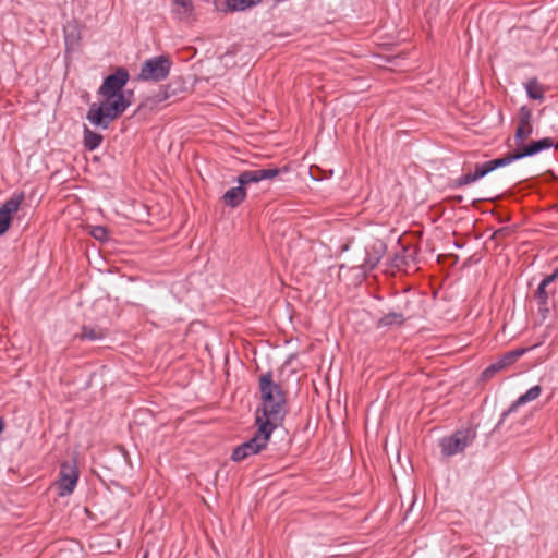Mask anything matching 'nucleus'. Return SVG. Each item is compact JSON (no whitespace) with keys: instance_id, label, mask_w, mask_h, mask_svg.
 <instances>
[{"instance_id":"f257e3e1","label":"nucleus","mask_w":558,"mask_h":558,"mask_svg":"<svg viewBox=\"0 0 558 558\" xmlns=\"http://www.w3.org/2000/svg\"><path fill=\"white\" fill-rule=\"evenodd\" d=\"M260 407L255 413V423L277 428L283 421L286 396L281 386L274 381L272 375L266 373L259 378Z\"/></svg>"},{"instance_id":"f03ea898","label":"nucleus","mask_w":558,"mask_h":558,"mask_svg":"<svg viewBox=\"0 0 558 558\" xmlns=\"http://www.w3.org/2000/svg\"><path fill=\"white\" fill-rule=\"evenodd\" d=\"M132 95L130 92L129 96H101L100 104L94 102L89 106L87 120L96 126L107 129L131 105Z\"/></svg>"},{"instance_id":"7ed1b4c3","label":"nucleus","mask_w":558,"mask_h":558,"mask_svg":"<svg viewBox=\"0 0 558 558\" xmlns=\"http://www.w3.org/2000/svg\"><path fill=\"white\" fill-rule=\"evenodd\" d=\"M553 145V140L549 137L532 142L531 145L525 146L523 150L514 151L512 154L507 155L506 157L497 158L481 165H476L475 171L473 172L474 177L476 178V180H478L499 167H505L510 165L514 160L535 155L543 149L551 147Z\"/></svg>"},{"instance_id":"20e7f679","label":"nucleus","mask_w":558,"mask_h":558,"mask_svg":"<svg viewBox=\"0 0 558 558\" xmlns=\"http://www.w3.org/2000/svg\"><path fill=\"white\" fill-rule=\"evenodd\" d=\"M255 424L258 427L257 432L250 440L243 442L233 450L231 456L233 461L241 462L251 456L259 453L266 448L275 428L262 423Z\"/></svg>"},{"instance_id":"39448f33","label":"nucleus","mask_w":558,"mask_h":558,"mask_svg":"<svg viewBox=\"0 0 558 558\" xmlns=\"http://www.w3.org/2000/svg\"><path fill=\"white\" fill-rule=\"evenodd\" d=\"M172 62L167 56H158L144 61L137 80L160 82L168 77Z\"/></svg>"},{"instance_id":"423d86ee","label":"nucleus","mask_w":558,"mask_h":558,"mask_svg":"<svg viewBox=\"0 0 558 558\" xmlns=\"http://www.w3.org/2000/svg\"><path fill=\"white\" fill-rule=\"evenodd\" d=\"M476 434L472 428L456 432L453 435L444 437L440 440V448L444 456L450 457L462 452L471 445Z\"/></svg>"},{"instance_id":"0eeeda50","label":"nucleus","mask_w":558,"mask_h":558,"mask_svg":"<svg viewBox=\"0 0 558 558\" xmlns=\"http://www.w3.org/2000/svg\"><path fill=\"white\" fill-rule=\"evenodd\" d=\"M125 69L119 68L113 74L108 75L99 88L100 96H129L130 92L123 90L129 81Z\"/></svg>"},{"instance_id":"6e6552de","label":"nucleus","mask_w":558,"mask_h":558,"mask_svg":"<svg viewBox=\"0 0 558 558\" xmlns=\"http://www.w3.org/2000/svg\"><path fill=\"white\" fill-rule=\"evenodd\" d=\"M78 481V471L75 463L64 462L61 464L59 478L56 485L59 496L64 497L73 493Z\"/></svg>"},{"instance_id":"1a4fd4ad","label":"nucleus","mask_w":558,"mask_h":558,"mask_svg":"<svg viewBox=\"0 0 558 558\" xmlns=\"http://www.w3.org/2000/svg\"><path fill=\"white\" fill-rule=\"evenodd\" d=\"M558 277V268L551 275L546 276L535 291L534 298L541 313L549 312V298L556 292L555 281Z\"/></svg>"},{"instance_id":"9d476101","label":"nucleus","mask_w":558,"mask_h":558,"mask_svg":"<svg viewBox=\"0 0 558 558\" xmlns=\"http://www.w3.org/2000/svg\"><path fill=\"white\" fill-rule=\"evenodd\" d=\"M279 173L280 169L278 168L246 170L238 175L236 182L245 187V185L250 183H258L263 180H271Z\"/></svg>"},{"instance_id":"9b49d317","label":"nucleus","mask_w":558,"mask_h":558,"mask_svg":"<svg viewBox=\"0 0 558 558\" xmlns=\"http://www.w3.org/2000/svg\"><path fill=\"white\" fill-rule=\"evenodd\" d=\"M22 199L23 196L12 197L0 207V235L9 230L13 215L17 213Z\"/></svg>"},{"instance_id":"f8f14e48","label":"nucleus","mask_w":558,"mask_h":558,"mask_svg":"<svg viewBox=\"0 0 558 558\" xmlns=\"http://www.w3.org/2000/svg\"><path fill=\"white\" fill-rule=\"evenodd\" d=\"M525 349H515L505 353L498 361L490 364L483 373L485 377H490L495 373L512 365L519 357L525 353Z\"/></svg>"},{"instance_id":"ddd939ff","label":"nucleus","mask_w":558,"mask_h":558,"mask_svg":"<svg viewBox=\"0 0 558 558\" xmlns=\"http://www.w3.org/2000/svg\"><path fill=\"white\" fill-rule=\"evenodd\" d=\"M263 0H215V7L222 12L244 11L259 4Z\"/></svg>"},{"instance_id":"4468645a","label":"nucleus","mask_w":558,"mask_h":558,"mask_svg":"<svg viewBox=\"0 0 558 558\" xmlns=\"http://www.w3.org/2000/svg\"><path fill=\"white\" fill-rule=\"evenodd\" d=\"M386 251V245L381 241L374 242L366 251L365 268L373 269L377 266Z\"/></svg>"},{"instance_id":"2eb2a0df","label":"nucleus","mask_w":558,"mask_h":558,"mask_svg":"<svg viewBox=\"0 0 558 558\" xmlns=\"http://www.w3.org/2000/svg\"><path fill=\"white\" fill-rule=\"evenodd\" d=\"M542 393V387L539 385L533 386L530 388L525 393L520 396L511 405L510 408L502 413V420L510 413L517 411V409L523 404H526L527 402L536 400Z\"/></svg>"},{"instance_id":"dca6fc26","label":"nucleus","mask_w":558,"mask_h":558,"mask_svg":"<svg viewBox=\"0 0 558 558\" xmlns=\"http://www.w3.org/2000/svg\"><path fill=\"white\" fill-rule=\"evenodd\" d=\"M542 393V387L539 385L533 386L530 388L525 393L520 396L511 405L510 408L502 413V420L510 413L517 411V409L523 404H526L527 402L536 400Z\"/></svg>"},{"instance_id":"f3484780","label":"nucleus","mask_w":558,"mask_h":558,"mask_svg":"<svg viewBox=\"0 0 558 558\" xmlns=\"http://www.w3.org/2000/svg\"><path fill=\"white\" fill-rule=\"evenodd\" d=\"M246 197V190L243 187V185L232 187L228 190L223 196L222 199L226 205L230 207H238Z\"/></svg>"},{"instance_id":"a211bd4d","label":"nucleus","mask_w":558,"mask_h":558,"mask_svg":"<svg viewBox=\"0 0 558 558\" xmlns=\"http://www.w3.org/2000/svg\"><path fill=\"white\" fill-rule=\"evenodd\" d=\"M532 132H533L532 124H518V128H517V131L514 134V141H515V145H517L515 151L523 150V148L526 146L523 143L525 140H527L530 137ZM530 145L531 144H529L527 146H530Z\"/></svg>"},{"instance_id":"6ab92c4d","label":"nucleus","mask_w":558,"mask_h":558,"mask_svg":"<svg viewBox=\"0 0 558 558\" xmlns=\"http://www.w3.org/2000/svg\"><path fill=\"white\" fill-rule=\"evenodd\" d=\"M171 3L180 19L189 17L193 13L192 0H171Z\"/></svg>"},{"instance_id":"aec40b11","label":"nucleus","mask_w":558,"mask_h":558,"mask_svg":"<svg viewBox=\"0 0 558 558\" xmlns=\"http://www.w3.org/2000/svg\"><path fill=\"white\" fill-rule=\"evenodd\" d=\"M102 142V136L93 132L87 126L84 128V146L88 150L96 149Z\"/></svg>"},{"instance_id":"412c9836","label":"nucleus","mask_w":558,"mask_h":558,"mask_svg":"<svg viewBox=\"0 0 558 558\" xmlns=\"http://www.w3.org/2000/svg\"><path fill=\"white\" fill-rule=\"evenodd\" d=\"M526 93L530 98L535 100H542L544 97V87L536 81L530 80L526 85Z\"/></svg>"},{"instance_id":"4be33fe9","label":"nucleus","mask_w":558,"mask_h":558,"mask_svg":"<svg viewBox=\"0 0 558 558\" xmlns=\"http://www.w3.org/2000/svg\"><path fill=\"white\" fill-rule=\"evenodd\" d=\"M105 331L97 327L84 326L82 328L81 339H87L90 341L100 340L105 337Z\"/></svg>"},{"instance_id":"5701e85b","label":"nucleus","mask_w":558,"mask_h":558,"mask_svg":"<svg viewBox=\"0 0 558 558\" xmlns=\"http://www.w3.org/2000/svg\"><path fill=\"white\" fill-rule=\"evenodd\" d=\"M403 322V317L399 313H389L379 319V326L400 325Z\"/></svg>"},{"instance_id":"b1692460","label":"nucleus","mask_w":558,"mask_h":558,"mask_svg":"<svg viewBox=\"0 0 558 558\" xmlns=\"http://www.w3.org/2000/svg\"><path fill=\"white\" fill-rule=\"evenodd\" d=\"M519 124H532V112L526 107H521L519 113Z\"/></svg>"},{"instance_id":"393cba45","label":"nucleus","mask_w":558,"mask_h":558,"mask_svg":"<svg viewBox=\"0 0 558 558\" xmlns=\"http://www.w3.org/2000/svg\"><path fill=\"white\" fill-rule=\"evenodd\" d=\"M90 234L93 238L99 241H104L107 239V230L101 226H96L92 229Z\"/></svg>"},{"instance_id":"a878e982","label":"nucleus","mask_w":558,"mask_h":558,"mask_svg":"<svg viewBox=\"0 0 558 558\" xmlns=\"http://www.w3.org/2000/svg\"><path fill=\"white\" fill-rule=\"evenodd\" d=\"M475 181H476V178L474 177V173H466L458 179V185H460V186L468 185Z\"/></svg>"},{"instance_id":"bb28decb","label":"nucleus","mask_w":558,"mask_h":558,"mask_svg":"<svg viewBox=\"0 0 558 558\" xmlns=\"http://www.w3.org/2000/svg\"><path fill=\"white\" fill-rule=\"evenodd\" d=\"M3 430V424L0 422V433Z\"/></svg>"},{"instance_id":"cd10ccee","label":"nucleus","mask_w":558,"mask_h":558,"mask_svg":"<svg viewBox=\"0 0 558 558\" xmlns=\"http://www.w3.org/2000/svg\"><path fill=\"white\" fill-rule=\"evenodd\" d=\"M555 148L558 149V143L555 145Z\"/></svg>"}]
</instances>
